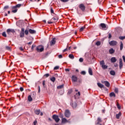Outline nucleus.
Returning a JSON list of instances; mask_svg holds the SVG:
<instances>
[{
    "label": "nucleus",
    "instance_id": "60",
    "mask_svg": "<svg viewBox=\"0 0 125 125\" xmlns=\"http://www.w3.org/2000/svg\"><path fill=\"white\" fill-rule=\"evenodd\" d=\"M119 66V64H118V63H115L114 64V67H117Z\"/></svg>",
    "mask_w": 125,
    "mask_h": 125
},
{
    "label": "nucleus",
    "instance_id": "62",
    "mask_svg": "<svg viewBox=\"0 0 125 125\" xmlns=\"http://www.w3.org/2000/svg\"><path fill=\"white\" fill-rule=\"evenodd\" d=\"M8 6H5L4 7V9H7V8H8Z\"/></svg>",
    "mask_w": 125,
    "mask_h": 125
},
{
    "label": "nucleus",
    "instance_id": "64",
    "mask_svg": "<svg viewBox=\"0 0 125 125\" xmlns=\"http://www.w3.org/2000/svg\"><path fill=\"white\" fill-rule=\"evenodd\" d=\"M58 57H59V58H62V55H60L58 56Z\"/></svg>",
    "mask_w": 125,
    "mask_h": 125
},
{
    "label": "nucleus",
    "instance_id": "42",
    "mask_svg": "<svg viewBox=\"0 0 125 125\" xmlns=\"http://www.w3.org/2000/svg\"><path fill=\"white\" fill-rule=\"evenodd\" d=\"M15 9V10H13L12 11V12H13V13H16V12H17V8L16 9Z\"/></svg>",
    "mask_w": 125,
    "mask_h": 125
},
{
    "label": "nucleus",
    "instance_id": "43",
    "mask_svg": "<svg viewBox=\"0 0 125 125\" xmlns=\"http://www.w3.org/2000/svg\"><path fill=\"white\" fill-rule=\"evenodd\" d=\"M6 49L7 50H11V48L8 46H6Z\"/></svg>",
    "mask_w": 125,
    "mask_h": 125
},
{
    "label": "nucleus",
    "instance_id": "49",
    "mask_svg": "<svg viewBox=\"0 0 125 125\" xmlns=\"http://www.w3.org/2000/svg\"><path fill=\"white\" fill-rule=\"evenodd\" d=\"M59 69V66H56L54 68V70H58Z\"/></svg>",
    "mask_w": 125,
    "mask_h": 125
},
{
    "label": "nucleus",
    "instance_id": "15",
    "mask_svg": "<svg viewBox=\"0 0 125 125\" xmlns=\"http://www.w3.org/2000/svg\"><path fill=\"white\" fill-rule=\"evenodd\" d=\"M72 82H74V83H76V82L78 81V78H77L76 76L73 75L72 76Z\"/></svg>",
    "mask_w": 125,
    "mask_h": 125
},
{
    "label": "nucleus",
    "instance_id": "33",
    "mask_svg": "<svg viewBox=\"0 0 125 125\" xmlns=\"http://www.w3.org/2000/svg\"><path fill=\"white\" fill-rule=\"evenodd\" d=\"M68 57H69L70 59H74V58H75V57H74L72 54H69Z\"/></svg>",
    "mask_w": 125,
    "mask_h": 125
},
{
    "label": "nucleus",
    "instance_id": "22",
    "mask_svg": "<svg viewBox=\"0 0 125 125\" xmlns=\"http://www.w3.org/2000/svg\"><path fill=\"white\" fill-rule=\"evenodd\" d=\"M97 85L99 86V87H100V88H103V87H104V85L102 84L101 83H97Z\"/></svg>",
    "mask_w": 125,
    "mask_h": 125
},
{
    "label": "nucleus",
    "instance_id": "50",
    "mask_svg": "<svg viewBox=\"0 0 125 125\" xmlns=\"http://www.w3.org/2000/svg\"><path fill=\"white\" fill-rule=\"evenodd\" d=\"M41 92V86H38V93H40Z\"/></svg>",
    "mask_w": 125,
    "mask_h": 125
},
{
    "label": "nucleus",
    "instance_id": "2",
    "mask_svg": "<svg viewBox=\"0 0 125 125\" xmlns=\"http://www.w3.org/2000/svg\"><path fill=\"white\" fill-rule=\"evenodd\" d=\"M52 119L54 120L56 123H58L59 121H60V118H59V116H58V115L56 114H54L53 115Z\"/></svg>",
    "mask_w": 125,
    "mask_h": 125
},
{
    "label": "nucleus",
    "instance_id": "59",
    "mask_svg": "<svg viewBox=\"0 0 125 125\" xmlns=\"http://www.w3.org/2000/svg\"><path fill=\"white\" fill-rule=\"evenodd\" d=\"M111 38H112V35L109 33L108 35V39H111Z\"/></svg>",
    "mask_w": 125,
    "mask_h": 125
},
{
    "label": "nucleus",
    "instance_id": "58",
    "mask_svg": "<svg viewBox=\"0 0 125 125\" xmlns=\"http://www.w3.org/2000/svg\"><path fill=\"white\" fill-rule=\"evenodd\" d=\"M122 58L123 59V61L125 62V56H123Z\"/></svg>",
    "mask_w": 125,
    "mask_h": 125
},
{
    "label": "nucleus",
    "instance_id": "8",
    "mask_svg": "<svg viewBox=\"0 0 125 125\" xmlns=\"http://www.w3.org/2000/svg\"><path fill=\"white\" fill-rule=\"evenodd\" d=\"M79 7L82 11H84L85 10V6L83 4H81L79 5Z\"/></svg>",
    "mask_w": 125,
    "mask_h": 125
},
{
    "label": "nucleus",
    "instance_id": "55",
    "mask_svg": "<svg viewBox=\"0 0 125 125\" xmlns=\"http://www.w3.org/2000/svg\"><path fill=\"white\" fill-rule=\"evenodd\" d=\"M65 72H70V69L68 68H65Z\"/></svg>",
    "mask_w": 125,
    "mask_h": 125
},
{
    "label": "nucleus",
    "instance_id": "4",
    "mask_svg": "<svg viewBox=\"0 0 125 125\" xmlns=\"http://www.w3.org/2000/svg\"><path fill=\"white\" fill-rule=\"evenodd\" d=\"M43 47H42L41 46H39L36 48V50L38 52H42V51H43Z\"/></svg>",
    "mask_w": 125,
    "mask_h": 125
},
{
    "label": "nucleus",
    "instance_id": "30",
    "mask_svg": "<svg viewBox=\"0 0 125 125\" xmlns=\"http://www.w3.org/2000/svg\"><path fill=\"white\" fill-rule=\"evenodd\" d=\"M124 47V44H123V42H120V50H123V48Z\"/></svg>",
    "mask_w": 125,
    "mask_h": 125
},
{
    "label": "nucleus",
    "instance_id": "45",
    "mask_svg": "<svg viewBox=\"0 0 125 125\" xmlns=\"http://www.w3.org/2000/svg\"><path fill=\"white\" fill-rule=\"evenodd\" d=\"M81 74L82 75H85V74H86V72H85V71H83L81 72Z\"/></svg>",
    "mask_w": 125,
    "mask_h": 125
},
{
    "label": "nucleus",
    "instance_id": "36",
    "mask_svg": "<svg viewBox=\"0 0 125 125\" xmlns=\"http://www.w3.org/2000/svg\"><path fill=\"white\" fill-rule=\"evenodd\" d=\"M50 74L48 73L45 74V75H44V78H48V77H49Z\"/></svg>",
    "mask_w": 125,
    "mask_h": 125
},
{
    "label": "nucleus",
    "instance_id": "25",
    "mask_svg": "<svg viewBox=\"0 0 125 125\" xmlns=\"http://www.w3.org/2000/svg\"><path fill=\"white\" fill-rule=\"evenodd\" d=\"M110 74L111 76H115L116 75V72L114 70H111L110 71Z\"/></svg>",
    "mask_w": 125,
    "mask_h": 125
},
{
    "label": "nucleus",
    "instance_id": "26",
    "mask_svg": "<svg viewBox=\"0 0 125 125\" xmlns=\"http://www.w3.org/2000/svg\"><path fill=\"white\" fill-rule=\"evenodd\" d=\"M35 113L36 115H40L41 113V110L40 109H37L35 111Z\"/></svg>",
    "mask_w": 125,
    "mask_h": 125
},
{
    "label": "nucleus",
    "instance_id": "61",
    "mask_svg": "<svg viewBox=\"0 0 125 125\" xmlns=\"http://www.w3.org/2000/svg\"><path fill=\"white\" fill-rule=\"evenodd\" d=\"M32 43H33V42H30L27 43V44H28L29 45H30V44H32Z\"/></svg>",
    "mask_w": 125,
    "mask_h": 125
},
{
    "label": "nucleus",
    "instance_id": "29",
    "mask_svg": "<svg viewBox=\"0 0 125 125\" xmlns=\"http://www.w3.org/2000/svg\"><path fill=\"white\" fill-rule=\"evenodd\" d=\"M50 81L51 82H52L53 83H54L55 82V80H56V79L55 78V77H52L50 79Z\"/></svg>",
    "mask_w": 125,
    "mask_h": 125
},
{
    "label": "nucleus",
    "instance_id": "28",
    "mask_svg": "<svg viewBox=\"0 0 125 125\" xmlns=\"http://www.w3.org/2000/svg\"><path fill=\"white\" fill-rule=\"evenodd\" d=\"M64 88V84H62L57 86L58 89H61Z\"/></svg>",
    "mask_w": 125,
    "mask_h": 125
},
{
    "label": "nucleus",
    "instance_id": "12",
    "mask_svg": "<svg viewBox=\"0 0 125 125\" xmlns=\"http://www.w3.org/2000/svg\"><path fill=\"white\" fill-rule=\"evenodd\" d=\"M22 4H18L16 6H13L12 7V9H16V8H19L20 7H21Z\"/></svg>",
    "mask_w": 125,
    "mask_h": 125
},
{
    "label": "nucleus",
    "instance_id": "56",
    "mask_svg": "<svg viewBox=\"0 0 125 125\" xmlns=\"http://www.w3.org/2000/svg\"><path fill=\"white\" fill-rule=\"evenodd\" d=\"M51 13H54V11L52 8H51Z\"/></svg>",
    "mask_w": 125,
    "mask_h": 125
},
{
    "label": "nucleus",
    "instance_id": "31",
    "mask_svg": "<svg viewBox=\"0 0 125 125\" xmlns=\"http://www.w3.org/2000/svg\"><path fill=\"white\" fill-rule=\"evenodd\" d=\"M28 101H29V102H31V101H33V98H32L31 95L28 96Z\"/></svg>",
    "mask_w": 125,
    "mask_h": 125
},
{
    "label": "nucleus",
    "instance_id": "1",
    "mask_svg": "<svg viewBox=\"0 0 125 125\" xmlns=\"http://www.w3.org/2000/svg\"><path fill=\"white\" fill-rule=\"evenodd\" d=\"M100 64L101 66H102V68L104 69V70H105L108 68V66L105 65V62H104V61H100Z\"/></svg>",
    "mask_w": 125,
    "mask_h": 125
},
{
    "label": "nucleus",
    "instance_id": "39",
    "mask_svg": "<svg viewBox=\"0 0 125 125\" xmlns=\"http://www.w3.org/2000/svg\"><path fill=\"white\" fill-rule=\"evenodd\" d=\"M42 85L44 88L45 87V81H42Z\"/></svg>",
    "mask_w": 125,
    "mask_h": 125
},
{
    "label": "nucleus",
    "instance_id": "6",
    "mask_svg": "<svg viewBox=\"0 0 125 125\" xmlns=\"http://www.w3.org/2000/svg\"><path fill=\"white\" fill-rule=\"evenodd\" d=\"M64 116L66 118H69L70 116H71V113H70V111L69 110H66L64 112Z\"/></svg>",
    "mask_w": 125,
    "mask_h": 125
},
{
    "label": "nucleus",
    "instance_id": "40",
    "mask_svg": "<svg viewBox=\"0 0 125 125\" xmlns=\"http://www.w3.org/2000/svg\"><path fill=\"white\" fill-rule=\"evenodd\" d=\"M60 118H61L62 119L63 118V117H64V115L63 114L60 113L59 115Z\"/></svg>",
    "mask_w": 125,
    "mask_h": 125
},
{
    "label": "nucleus",
    "instance_id": "46",
    "mask_svg": "<svg viewBox=\"0 0 125 125\" xmlns=\"http://www.w3.org/2000/svg\"><path fill=\"white\" fill-rule=\"evenodd\" d=\"M72 92H73V90H72V89H70L68 91L67 94H71V93H72Z\"/></svg>",
    "mask_w": 125,
    "mask_h": 125
},
{
    "label": "nucleus",
    "instance_id": "54",
    "mask_svg": "<svg viewBox=\"0 0 125 125\" xmlns=\"http://www.w3.org/2000/svg\"><path fill=\"white\" fill-rule=\"evenodd\" d=\"M20 49L21 50V51H24V49H23V47H20Z\"/></svg>",
    "mask_w": 125,
    "mask_h": 125
},
{
    "label": "nucleus",
    "instance_id": "34",
    "mask_svg": "<svg viewBox=\"0 0 125 125\" xmlns=\"http://www.w3.org/2000/svg\"><path fill=\"white\" fill-rule=\"evenodd\" d=\"M84 29H85V27H84V26L82 27L80 29V32H83V30H84Z\"/></svg>",
    "mask_w": 125,
    "mask_h": 125
},
{
    "label": "nucleus",
    "instance_id": "52",
    "mask_svg": "<svg viewBox=\"0 0 125 125\" xmlns=\"http://www.w3.org/2000/svg\"><path fill=\"white\" fill-rule=\"evenodd\" d=\"M20 90L21 91H23L24 90V88H23V87H21Z\"/></svg>",
    "mask_w": 125,
    "mask_h": 125
},
{
    "label": "nucleus",
    "instance_id": "14",
    "mask_svg": "<svg viewBox=\"0 0 125 125\" xmlns=\"http://www.w3.org/2000/svg\"><path fill=\"white\" fill-rule=\"evenodd\" d=\"M102 83H104L107 87H110V83H109L108 81H104L102 82Z\"/></svg>",
    "mask_w": 125,
    "mask_h": 125
},
{
    "label": "nucleus",
    "instance_id": "7",
    "mask_svg": "<svg viewBox=\"0 0 125 125\" xmlns=\"http://www.w3.org/2000/svg\"><path fill=\"white\" fill-rule=\"evenodd\" d=\"M6 32L8 35H10L11 33L14 34V33H15V30L9 28L7 30Z\"/></svg>",
    "mask_w": 125,
    "mask_h": 125
},
{
    "label": "nucleus",
    "instance_id": "10",
    "mask_svg": "<svg viewBox=\"0 0 125 125\" xmlns=\"http://www.w3.org/2000/svg\"><path fill=\"white\" fill-rule=\"evenodd\" d=\"M123 59H120L119 60V69L121 70L123 68Z\"/></svg>",
    "mask_w": 125,
    "mask_h": 125
},
{
    "label": "nucleus",
    "instance_id": "63",
    "mask_svg": "<svg viewBox=\"0 0 125 125\" xmlns=\"http://www.w3.org/2000/svg\"><path fill=\"white\" fill-rule=\"evenodd\" d=\"M53 19L54 20H58V18H53L52 20Z\"/></svg>",
    "mask_w": 125,
    "mask_h": 125
},
{
    "label": "nucleus",
    "instance_id": "38",
    "mask_svg": "<svg viewBox=\"0 0 125 125\" xmlns=\"http://www.w3.org/2000/svg\"><path fill=\"white\" fill-rule=\"evenodd\" d=\"M2 36L3 37H4V38H6V33H5V32H3L2 33Z\"/></svg>",
    "mask_w": 125,
    "mask_h": 125
},
{
    "label": "nucleus",
    "instance_id": "51",
    "mask_svg": "<svg viewBox=\"0 0 125 125\" xmlns=\"http://www.w3.org/2000/svg\"><path fill=\"white\" fill-rule=\"evenodd\" d=\"M79 61L80 62H83V58H80V59H79Z\"/></svg>",
    "mask_w": 125,
    "mask_h": 125
},
{
    "label": "nucleus",
    "instance_id": "11",
    "mask_svg": "<svg viewBox=\"0 0 125 125\" xmlns=\"http://www.w3.org/2000/svg\"><path fill=\"white\" fill-rule=\"evenodd\" d=\"M76 94L75 95V98H76V97H79V96H81V92L79 91V90L76 89L75 90Z\"/></svg>",
    "mask_w": 125,
    "mask_h": 125
},
{
    "label": "nucleus",
    "instance_id": "5",
    "mask_svg": "<svg viewBox=\"0 0 125 125\" xmlns=\"http://www.w3.org/2000/svg\"><path fill=\"white\" fill-rule=\"evenodd\" d=\"M100 26L103 30H107L108 29V25H106L105 23H101Z\"/></svg>",
    "mask_w": 125,
    "mask_h": 125
},
{
    "label": "nucleus",
    "instance_id": "24",
    "mask_svg": "<svg viewBox=\"0 0 125 125\" xmlns=\"http://www.w3.org/2000/svg\"><path fill=\"white\" fill-rule=\"evenodd\" d=\"M109 52L110 54H113V53H114V52H115V50L113 48H110L109 50Z\"/></svg>",
    "mask_w": 125,
    "mask_h": 125
},
{
    "label": "nucleus",
    "instance_id": "17",
    "mask_svg": "<svg viewBox=\"0 0 125 125\" xmlns=\"http://www.w3.org/2000/svg\"><path fill=\"white\" fill-rule=\"evenodd\" d=\"M110 61L112 63H115V62H117V59H116L115 57H112L111 58Z\"/></svg>",
    "mask_w": 125,
    "mask_h": 125
},
{
    "label": "nucleus",
    "instance_id": "35",
    "mask_svg": "<svg viewBox=\"0 0 125 125\" xmlns=\"http://www.w3.org/2000/svg\"><path fill=\"white\" fill-rule=\"evenodd\" d=\"M119 40H125V36H120L119 37Z\"/></svg>",
    "mask_w": 125,
    "mask_h": 125
},
{
    "label": "nucleus",
    "instance_id": "23",
    "mask_svg": "<svg viewBox=\"0 0 125 125\" xmlns=\"http://www.w3.org/2000/svg\"><path fill=\"white\" fill-rule=\"evenodd\" d=\"M70 104L72 106L73 108H76L77 107V103H74L72 104V102L70 103Z\"/></svg>",
    "mask_w": 125,
    "mask_h": 125
},
{
    "label": "nucleus",
    "instance_id": "53",
    "mask_svg": "<svg viewBox=\"0 0 125 125\" xmlns=\"http://www.w3.org/2000/svg\"><path fill=\"white\" fill-rule=\"evenodd\" d=\"M117 108H118V109H121V105H120L119 104H117Z\"/></svg>",
    "mask_w": 125,
    "mask_h": 125
},
{
    "label": "nucleus",
    "instance_id": "57",
    "mask_svg": "<svg viewBox=\"0 0 125 125\" xmlns=\"http://www.w3.org/2000/svg\"><path fill=\"white\" fill-rule=\"evenodd\" d=\"M37 123H38V121H37V120H35L33 123L34 125H37Z\"/></svg>",
    "mask_w": 125,
    "mask_h": 125
},
{
    "label": "nucleus",
    "instance_id": "47",
    "mask_svg": "<svg viewBox=\"0 0 125 125\" xmlns=\"http://www.w3.org/2000/svg\"><path fill=\"white\" fill-rule=\"evenodd\" d=\"M24 33L25 35H28V34H29V30H25Z\"/></svg>",
    "mask_w": 125,
    "mask_h": 125
},
{
    "label": "nucleus",
    "instance_id": "41",
    "mask_svg": "<svg viewBox=\"0 0 125 125\" xmlns=\"http://www.w3.org/2000/svg\"><path fill=\"white\" fill-rule=\"evenodd\" d=\"M114 91H115V93H118L119 89H118V88H116L114 90Z\"/></svg>",
    "mask_w": 125,
    "mask_h": 125
},
{
    "label": "nucleus",
    "instance_id": "9",
    "mask_svg": "<svg viewBox=\"0 0 125 125\" xmlns=\"http://www.w3.org/2000/svg\"><path fill=\"white\" fill-rule=\"evenodd\" d=\"M109 43L110 45H111L112 46H114L115 45H117V43H118V42L116 41H112L110 42Z\"/></svg>",
    "mask_w": 125,
    "mask_h": 125
},
{
    "label": "nucleus",
    "instance_id": "18",
    "mask_svg": "<svg viewBox=\"0 0 125 125\" xmlns=\"http://www.w3.org/2000/svg\"><path fill=\"white\" fill-rule=\"evenodd\" d=\"M97 124L96 125H100V123H102V120H101V118L100 117H98L97 120Z\"/></svg>",
    "mask_w": 125,
    "mask_h": 125
},
{
    "label": "nucleus",
    "instance_id": "16",
    "mask_svg": "<svg viewBox=\"0 0 125 125\" xmlns=\"http://www.w3.org/2000/svg\"><path fill=\"white\" fill-rule=\"evenodd\" d=\"M56 41H55V38H53L50 42V45H53L55 44Z\"/></svg>",
    "mask_w": 125,
    "mask_h": 125
},
{
    "label": "nucleus",
    "instance_id": "37",
    "mask_svg": "<svg viewBox=\"0 0 125 125\" xmlns=\"http://www.w3.org/2000/svg\"><path fill=\"white\" fill-rule=\"evenodd\" d=\"M96 44L98 46L100 45V44H101V42H100V41H98L96 42Z\"/></svg>",
    "mask_w": 125,
    "mask_h": 125
},
{
    "label": "nucleus",
    "instance_id": "20",
    "mask_svg": "<svg viewBox=\"0 0 125 125\" xmlns=\"http://www.w3.org/2000/svg\"><path fill=\"white\" fill-rule=\"evenodd\" d=\"M121 116H122V113H121V112H120L118 114L116 115V119L119 120V119H120V117H121Z\"/></svg>",
    "mask_w": 125,
    "mask_h": 125
},
{
    "label": "nucleus",
    "instance_id": "44",
    "mask_svg": "<svg viewBox=\"0 0 125 125\" xmlns=\"http://www.w3.org/2000/svg\"><path fill=\"white\" fill-rule=\"evenodd\" d=\"M61 1H62V2H67L69 1L70 0H60Z\"/></svg>",
    "mask_w": 125,
    "mask_h": 125
},
{
    "label": "nucleus",
    "instance_id": "32",
    "mask_svg": "<svg viewBox=\"0 0 125 125\" xmlns=\"http://www.w3.org/2000/svg\"><path fill=\"white\" fill-rule=\"evenodd\" d=\"M70 49H71V47H68V48H66L63 50V52H66V51H67V50H70Z\"/></svg>",
    "mask_w": 125,
    "mask_h": 125
},
{
    "label": "nucleus",
    "instance_id": "21",
    "mask_svg": "<svg viewBox=\"0 0 125 125\" xmlns=\"http://www.w3.org/2000/svg\"><path fill=\"white\" fill-rule=\"evenodd\" d=\"M109 96L110 97H116V94H115V93L112 92L109 94Z\"/></svg>",
    "mask_w": 125,
    "mask_h": 125
},
{
    "label": "nucleus",
    "instance_id": "27",
    "mask_svg": "<svg viewBox=\"0 0 125 125\" xmlns=\"http://www.w3.org/2000/svg\"><path fill=\"white\" fill-rule=\"evenodd\" d=\"M29 32L30 34H35V33H36V31H35L32 29H30L29 30Z\"/></svg>",
    "mask_w": 125,
    "mask_h": 125
},
{
    "label": "nucleus",
    "instance_id": "13",
    "mask_svg": "<svg viewBox=\"0 0 125 125\" xmlns=\"http://www.w3.org/2000/svg\"><path fill=\"white\" fill-rule=\"evenodd\" d=\"M62 124H66V123H70V121H69L68 120H67L66 118H62Z\"/></svg>",
    "mask_w": 125,
    "mask_h": 125
},
{
    "label": "nucleus",
    "instance_id": "3",
    "mask_svg": "<svg viewBox=\"0 0 125 125\" xmlns=\"http://www.w3.org/2000/svg\"><path fill=\"white\" fill-rule=\"evenodd\" d=\"M25 36V29L24 28H21V32L20 34V38H24Z\"/></svg>",
    "mask_w": 125,
    "mask_h": 125
},
{
    "label": "nucleus",
    "instance_id": "48",
    "mask_svg": "<svg viewBox=\"0 0 125 125\" xmlns=\"http://www.w3.org/2000/svg\"><path fill=\"white\" fill-rule=\"evenodd\" d=\"M35 47H36V45L35 44H33L31 47V49L34 50V48H35Z\"/></svg>",
    "mask_w": 125,
    "mask_h": 125
},
{
    "label": "nucleus",
    "instance_id": "19",
    "mask_svg": "<svg viewBox=\"0 0 125 125\" xmlns=\"http://www.w3.org/2000/svg\"><path fill=\"white\" fill-rule=\"evenodd\" d=\"M88 73L90 76H92V75H93L92 69H91V68L90 67L88 68Z\"/></svg>",
    "mask_w": 125,
    "mask_h": 125
}]
</instances>
